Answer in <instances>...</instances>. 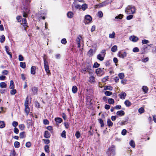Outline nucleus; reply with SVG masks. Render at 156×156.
Returning a JSON list of instances; mask_svg holds the SVG:
<instances>
[{
	"instance_id": "obj_8",
	"label": "nucleus",
	"mask_w": 156,
	"mask_h": 156,
	"mask_svg": "<svg viewBox=\"0 0 156 156\" xmlns=\"http://www.w3.org/2000/svg\"><path fill=\"white\" fill-rule=\"evenodd\" d=\"M107 5V3L106 2H103L102 3H100L98 5H96V8H100L106 5Z\"/></svg>"
},
{
	"instance_id": "obj_54",
	"label": "nucleus",
	"mask_w": 156,
	"mask_h": 156,
	"mask_svg": "<svg viewBox=\"0 0 156 156\" xmlns=\"http://www.w3.org/2000/svg\"><path fill=\"white\" fill-rule=\"evenodd\" d=\"M31 143L30 142H27L26 144V146L27 147H30L31 146Z\"/></svg>"
},
{
	"instance_id": "obj_56",
	"label": "nucleus",
	"mask_w": 156,
	"mask_h": 156,
	"mask_svg": "<svg viewBox=\"0 0 156 156\" xmlns=\"http://www.w3.org/2000/svg\"><path fill=\"white\" fill-rule=\"evenodd\" d=\"M18 123L16 121H13L12 123V125L14 127H16L17 126Z\"/></svg>"
},
{
	"instance_id": "obj_24",
	"label": "nucleus",
	"mask_w": 156,
	"mask_h": 156,
	"mask_svg": "<svg viewBox=\"0 0 156 156\" xmlns=\"http://www.w3.org/2000/svg\"><path fill=\"white\" fill-rule=\"evenodd\" d=\"M55 121L58 123H61L62 121V119L61 118L57 117L55 118Z\"/></svg>"
},
{
	"instance_id": "obj_55",
	"label": "nucleus",
	"mask_w": 156,
	"mask_h": 156,
	"mask_svg": "<svg viewBox=\"0 0 156 156\" xmlns=\"http://www.w3.org/2000/svg\"><path fill=\"white\" fill-rule=\"evenodd\" d=\"M142 42L143 44H147L149 43V41L147 40H142Z\"/></svg>"
},
{
	"instance_id": "obj_19",
	"label": "nucleus",
	"mask_w": 156,
	"mask_h": 156,
	"mask_svg": "<svg viewBox=\"0 0 156 156\" xmlns=\"http://www.w3.org/2000/svg\"><path fill=\"white\" fill-rule=\"evenodd\" d=\"M9 88L10 89H13L14 88V85L13 81L12 80L10 81Z\"/></svg>"
},
{
	"instance_id": "obj_53",
	"label": "nucleus",
	"mask_w": 156,
	"mask_h": 156,
	"mask_svg": "<svg viewBox=\"0 0 156 156\" xmlns=\"http://www.w3.org/2000/svg\"><path fill=\"white\" fill-rule=\"evenodd\" d=\"M98 16L100 17H102L103 16V14L101 11H99L98 12Z\"/></svg>"
},
{
	"instance_id": "obj_40",
	"label": "nucleus",
	"mask_w": 156,
	"mask_h": 156,
	"mask_svg": "<svg viewBox=\"0 0 156 156\" xmlns=\"http://www.w3.org/2000/svg\"><path fill=\"white\" fill-rule=\"evenodd\" d=\"M75 136L77 139L79 138L80 136V133L79 131H77L75 133Z\"/></svg>"
},
{
	"instance_id": "obj_6",
	"label": "nucleus",
	"mask_w": 156,
	"mask_h": 156,
	"mask_svg": "<svg viewBox=\"0 0 156 156\" xmlns=\"http://www.w3.org/2000/svg\"><path fill=\"white\" fill-rule=\"evenodd\" d=\"M129 39L130 41L133 42H136L139 40L138 37L134 35L130 36L129 37Z\"/></svg>"
},
{
	"instance_id": "obj_4",
	"label": "nucleus",
	"mask_w": 156,
	"mask_h": 156,
	"mask_svg": "<svg viewBox=\"0 0 156 156\" xmlns=\"http://www.w3.org/2000/svg\"><path fill=\"white\" fill-rule=\"evenodd\" d=\"M117 55L121 58H124L126 56V53L125 52L121 51L118 52Z\"/></svg>"
},
{
	"instance_id": "obj_41",
	"label": "nucleus",
	"mask_w": 156,
	"mask_h": 156,
	"mask_svg": "<svg viewBox=\"0 0 156 156\" xmlns=\"http://www.w3.org/2000/svg\"><path fill=\"white\" fill-rule=\"evenodd\" d=\"M129 144L133 147L134 148L135 147V144L134 141L131 140L129 143Z\"/></svg>"
},
{
	"instance_id": "obj_23",
	"label": "nucleus",
	"mask_w": 156,
	"mask_h": 156,
	"mask_svg": "<svg viewBox=\"0 0 156 156\" xmlns=\"http://www.w3.org/2000/svg\"><path fill=\"white\" fill-rule=\"evenodd\" d=\"M77 87L75 86H73L72 89L73 92V93H75L77 92Z\"/></svg>"
},
{
	"instance_id": "obj_63",
	"label": "nucleus",
	"mask_w": 156,
	"mask_h": 156,
	"mask_svg": "<svg viewBox=\"0 0 156 156\" xmlns=\"http://www.w3.org/2000/svg\"><path fill=\"white\" fill-rule=\"evenodd\" d=\"M8 73V71L6 70H5L3 71L2 72V73L3 75H7Z\"/></svg>"
},
{
	"instance_id": "obj_52",
	"label": "nucleus",
	"mask_w": 156,
	"mask_h": 156,
	"mask_svg": "<svg viewBox=\"0 0 156 156\" xmlns=\"http://www.w3.org/2000/svg\"><path fill=\"white\" fill-rule=\"evenodd\" d=\"M43 59H44V66H48V61L46 60V59L44 57Z\"/></svg>"
},
{
	"instance_id": "obj_36",
	"label": "nucleus",
	"mask_w": 156,
	"mask_h": 156,
	"mask_svg": "<svg viewBox=\"0 0 156 156\" xmlns=\"http://www.w3.org/2000/svg\"><path fill=\"white\" fill-rule=\"evenodd\" d=\"M20 66L23 68L24 69L26 67V64L25 62H20Z\"/></svg>"
},
{
	"instance_id": "obj_28",
	"label": "nucleus",
	"mask_w": 156,
	"mask_h": 156,
	"mask_svg": "<svg viewBox=\"0 0 156 156\" xmlns=\"http://www.w3.org/2000/svg\"><path fill=\"white\" fill-rule=\"evenodd\" d=\"M115 33L114 32H113L112 34H109V37L111 38H115Z\"/></svg>"
},
{
	"instance_id": "obj_26",
	"label": "nucleus",
	"mask_w": 156,
	"mask_h": 156,
	"mask_svg": "<svg viewBox=\"0 0 156 156\" xmlns=\"http://www.w3.org/2000/svg\"><path fill=\"white\" fill-rule=\"evenodd\" d=\"M83 70L86 72H88L89 73H92V70L89 68H84Z\"/></svg>"
},
{
	"instance_id": "obj_64",
	"label": "nucleus",
	"mask_w": 156,
	"mask_h": 156,
	"mask_svg": "<svg viewBox=\"0 0 156 156\" xmlns=\"http://www.w3.org/2000/svg\"><path fill=\"white\" fill-rule=\"evenodd\" d=\"M14 131L16 133L18 134L19 133V130L17 128L15 127L14 129Z\"/></svg>"
},
{
	"instance_id": "obj_38",
	"label": "nucleus",
	"mask_w": 156,
	"mask_h": 156,
	"mask_svg": "<svg viewBox=\"0 0 156 156\" xmlns=\"http://www.w3.org/2000/svg\"><path fill=\"white\" fill-rule=\"evenodd\" d=\"M118 76L120 79H122L124 77V74L123 73H121L119 74Z\"/></svg>"
},
{
	"instance_id": "obj_18",
	"label": "nucleus",
	"mask_w": 156,
	"mask_h": 156,
	"mask_svg": "<svg viewBox=\"0 0 156 156\" xmlns=\"http://www.w3.org/2000/svg\"><path fill=\"white\" fill-rule=\"evenodd\" d=\"M7 84L4 82H2L0 83V87L2 88H5L6 87Z\"/></svg>"
},
{
	"instance_id": "obj_33",
	"label": "nucleus",
	"mask_w": 156,
	"mask_h": 156,
	"mask_svg": "<svg viewBox=\"0 0 156 156\" xmlns=\"http://www.w3.org/2000/svg\"><path fill=\"white\" fill-rule=\"evenodd\" d=\"M5 126V124L3 121H0V128H2L4 127Z\"/></svg>"
},
{
	"instance_id": "obj_29",
	"label": "nucleus",
	"mask_w": 156,
	"mask_h": 156,
	"mask_svg": "<svg viewBox=\"0 0 156 156\" xmlns=\"http://www.w3.org/2000/svg\"><path fill=\"white\" fill-rule=\"evenodd\" d=\"M82 6V9L83 11H84L87 8V5L86 4H84Z\"/></svg>"
},
{
	"instance_id": "obj_3",
	"label": "nucleus",
	"mask_w": 156,
	"mask_h": 156,
	"mask_svg": "<svg viewBox=\"0 0 156 156\" xmlns=\"http://www.w3.org/2000/svg\"><path fill=\"white\" fill-rule=\"evenodd\" d=\"M92 20L91 17L89 15H87L85 17L84 19V23L86 24H87L89 23Z\"/></svg>"
},
{
	"instance_id": "obj_2",
	"label": "nucleus",
	"mask_w": 156,
	"mask_h": 156,
	"mask_svg": "<svg viewBox=\"0 0 156 156\" xmlns=\"http://www.w3.org/2000/svg\"><path fill=\"white\" fill-rule=\"evenodd\" d=\"M107 154L108 155L110 156L111 155L114 156L115 154V146L112 145L109 147L108 149V151Z\"/></svg>"
},
{
	"instance_id": "obj_7",
	"label": "nucleus",
	"mask_w": 156,
	"mask_h": 156,
	"mask_svg": "<svg viewBox=\"0 0 156 156\" xmlns=\"http://www.w3.org/2000/svg\"><path fill=\"white\" fill-rule=\"evenodd\" d=\"M105 54H99L97 56V58L100 61H102L104 59L105 57Z\"/></svg>"
},
{
	"instance_id": "obj_51",
	"label": "nucleus",
	"mask_w": 156,
	"mask_h": 156,
	"mask_svg": "<svg viewBox=\"0 0 156 156\" xmlns=\"http://www.w3.org/2000/svg\"><path fill=\"white\" fill-rule=\"evenodd\" d=\"M66 132L64 130L63 131V132L61 134V136L62 137L65 138L66 137Z\"/></svg>"
},
{
	"instance_id": "obj_9",
	"label": "nucleus",
	"mask_w": 156,
	"mask_h": 156,
	"mask_svg": "<svg viewBox=\"0 0 156 156\" xmlns=\"http://www.w3.org/2000/svg\"><path fill=\"white\" fill-rule=\"evenodd\" d=\"M5 51L8 54L11 58H12V55L11 52H9V47L7 46H5Z\"/></svg>"
},
{
	"instance_id": "obj_45",
	"label": "nucleus",
	"mask_w": 156,
	"mask_h": 156,
	"mask_svg": "<svg viewBox=\"0 0 156 156\" xmlns=\"http://www.w3.org/2000/svg\"><path fill=\"white\" fill-rule=\"evenodd\" d=\"M105 94L106 96H109L111 95L112 94V93L110 91H106L105 92Z\"/></svg>"
},
{
	"instance_id": "obj_14",
	"label": "nucleus",
	"mask_w": 156,
	"mask_h": 156,
	"mask_svg": "<svg viewBox=\"0 0 156 156\" xmlns=\"http://www.w3.org/2000/svg\"><path fill=\"white\" fill-rule=\"evenodd\" d=\"M116 114L118 115L121 116L124 115L125 112L122 110L119 111L117 112Z\"/></svg>"
},
{
	"instance_id": "obj_21",
	"label": "nucleus",
	"mask_w": 156,
	"mask_h": 156,
	"mask_svg": "<svg viewBox=\"0 0 156 156\" xmlns=\"http://www.w3.org/2000/svg\"><path fill=\"white\" fill-rule=\"evenodd\" d=\"M117 50V46L116 45L113 46L111 48V51L113 52H115Z\"/></svg>"
},
{
	"instance_id": "obj_47",
	"label": "nucleus",
	"mask_w": 156,
	"mask_h": 156,
	"mask_svg": "<svg viewBox=\"0 0 156 156\" xmlns=\"http://www.w3.org/2000/svg\"><path fill=\"white\" fill-rule=\"evenodd\" d=\"M12 89V90H11L10 91V93L12 95H14L16 93V89Z\"/></svg>"
},
{
	"instance_id": "obj_37",
	"label": "nucleus",
	"mask_w": 156,
	"mask_h": 156,
	"mask_svg": "<svg viewBox=\"0 0 156 156\" xmlns=\"http://www.w3.org/2000/svg\"><path fill=\"white\" fill-rule=\"evenodd\" d=\"M20 143L19 142L16 141L14 144V147L16 148H18L20 146Z\"/></svg>"
},
{
	"instance_id": "obj_10",
	"label": "nucleus",
	"mask_w": 156,
	"mask_h": 156,
	"mask_svg": "<svg viewBox=\"0 0 156 156\" xmlns=\"http://www.w3.org/2000/svg\"><path fill=\"white\" fill-rule=\"evenodd\" d=\"M119 96L120 98L124 99L125 98L126 94L125 92H122L119 94Z\"/></svg>"
},
{
	"instance_id": "obj_46",
	"label": "nucleus",
	"mask_w": 156,
	"mask_h": 156,
	"mask_svg": "<svg viewBox=\"0 0 156 156\" xmlns=\"http://www.w3.org/2000/svg\"><path fill=\"white\" fill-rule=\"evenodd\" d=\"M138 112L140 114H142L144 112V109L143 108H141L138 109Z\"/></svg>"
},
{
	"instance_id": "obj_50",
	"label": "nucleus",
	"mask_w": 156,
	"mask_h": 156,
	"mask_svg": "<svg viewBox=\"0 0 156 156\" xmlns=\"http://www.w3.org/2000/svg\"><path fill=\"white\" fill-rule=\"evenodd\" d=\"M133 51L134 52H138L139 51V50L138 48L135 47L133 49Z\"/></svg>"
},
{
	"instance_id": "obj_11",
	"label": "nucleus",
	"mask_w": 156,
	"mask_h": 156,
	"mask_svg": "<svg viewBox=\"0 0 156 156\" xmlns=\"http://www.w3.org/2000/svg\"><path fill=\"white\" fill-rule=\"evenodd\" d=\"M36 67L35 66H33L31 68V73L33 75H34L36 73Z\"/></svg>"
},
{
	"instance_id": "obj_25",
	"label": "nucleus",
	"mask_w": 156,
	"mask_h": 156,
	"mask_svg": "<svg viewBox=\"0 0 156 156\" xmlns=\"http://www.w3.org/2000/svg\"><path fill=\"white\" fill-rule=\"evenodd\" d=\"M44 67L46 72L47 73H50V70L49 69L48 66H44Z\"/></svg>"
},
{
	"instance_id": "obj_57",
	"label": "nucleus",
	"mask_w": 156,
	"mask_h": 156,
	"mask_svg": "<svg viewBox=\"0 0 156 156\" xmlns=\"http://www.w3.org/2000/svg\"><path fill=\"white\" fill-rule=\"evenodd\" d=\"M133 16L132 15H129L126 17V19L128 20H130L132 19Z\"/></svg>"
},
{
	"instance_id": "obj_30",
	"label": "nucleus",
	"mask_w": 156,
	"mask_h": 156,
	"mask_svg": "<svg viewBox=\"0 0 156 156\" xmlns=\"http://www.w3.org/2000/svg\"><path fill=\"white\" fill-rule=\"evenodd\" d=\"M5 37L4 35H2L1 36L0 38V42L1 43H3L5 41Z\"/></svg>"
},
{
	"instance_id": "obj_20",
	"label": "nucleus",
	"mask_w": 156,
	"mask_h": 156,
	"mask_svg": "<svg viewBox=\"0 0 156 156\" xmlns=\"http://www.w3.org/2000/svg\"><path fill=\"white\" fill-rule=\"evenodd\" d=\"M125 105L127 107H129L131 105V103L128 100H126L124 102Z\"/></svg>"
},
{
	"instance_id": "obj_31",
	"label": "nucleus",
	"mask_w": 156,
	"mask_h": 156,
	"mask_svg": "<svg viewBox=\"0 0 156 156\" xmlns=\"http://www.w3.org/2000/svg\"><path fill=\"white\" fill-rule=\"evenodd\" d=\"M107 124L109 126H112L113 125V123L110 119H108L107 120Z\"/></svg>"
},
{
	"instance_id": "obj_16",
	"label": "nucleus",
	"mask_w": 156,
	"mask_h": 156,
	"mask_svg": "<svg viewBox=\"0 0 156 156\" xmlns=\"http://www.w3.org/2000/svg\"><path fill=\"white\" fill-rule=\"evenodd\" d=\"M29 99L27 97L26 98V100L24 103L25 106H29Z\"/></svg>"
},
{
	"instance_id": "obj_59",
	"label": "nucleus",
	"mask_w": 156,
	"mask_h": 156,
	"mask_svg": "<svg viewBox=\"0 0 156 156\" xmlns=\"http://www.w3.org/2000/svg\"><path fill=\"white\" fill-rule=\"evenodd\" d=\"M61 42L64 44H66L67 43L66 39L65 38L62 39L61 41Z\"/></svg>"
},
{
	"instance_id": "obj_15",
	"label": "nucleus",
	"mask_w": 156,
	"mask_h": 156,
	"mask_svg": "<svg viewBox=\"0 0 156 156\" xmlns=\"http://www.w3.org/2000/svg\"><path fill=\"white\" fill-rule=\"evenodd\" d=\"M74 15V13L72 12L69 11L67 13V17L69 18H72Z\"/></svg>"
},
{
	"instance_id": "obj_12",
	"label": "nucleus",
	"mask_w": 156,
	"mask_h": 156,
	"mask_svg": "<svg viewBox=\"0 0 156 156\" xmlns=\"http://www.w3.org/2000/svg\"><path fill=\"white\" fill-rule=\"evenodd\" d=\"M21 24L24 26V27H27V20L26 18H23L22 20V22Z\"/></svg>"
},
{
	"instance_id": "obj_58",
	"label": "nucleus",
	"mask_w": 156,
	"mask_h": 156,
	"mask_svg": "<svg viewBox=\"0 0 156 156\" xmlns=\"http://www.w3.org/2000/svg\"><path fill=\"white\" fill-rule=\"evenodd\" d=\"M99 122L101 124V127H103L104 126V123L103 121V120L101 119H100Z\"/></svg>"
},
{
	"instance_id": "obj_62",
	"label": "nucleus",
	"mask_w": 156,
	"mask_h": 156,
	"mask_svg": "<svg viewBox=\"0 0 156 156\" xmlns=\"http://www.w3.org/2000/svg\"><path fill=\"white\" fill-rule=\"evenodd\" d=\"M99 64L97 62H95L94 65V67L95 68H98L99 66Z\"/></svg>"
},
{
	"instance_id": "obj_43",
	"label": "nucleus",
	"mask_w": 156,
	"mask_h": 156,
	"mask_svg": "<svg viewBox=\"0 0 156 156\" xmlns=\"http://www.w3.org/2000/svg\"><path fill=\"white\" fill-rule=\"evenodd\" d=\"M45 151L46 152H49V147L48 145H46L44 147Z\"/></svg>"
},
{
	"instance_id": "obj_13",
	"label": "nucleus",
	"mask_w": 156,
	"mask_h": 156,
	"mask_svg": "<svg viewBox=\"0 0 156 156\" xmlns=\"http://www.w3.org/2000/svg\"><path fill=\"white\" fill-rule=\"evenodd\" d=\"M31 90L33 92V94L35 95L37 94V92L38 88L36 87H32Z\"/></svg>"
},
{
	"instance_id": "obj_27",
	"label": "nucleus",
	"mask_w": 156,
	"mask_h": 156,
	"mask_svg": "<svg viewBox=\"0 0 156 156\" xmlns=\"http://www.w3.org/2000/svg\"><path fill=\"white\" fill-rule=\"evenodd\" d=\"M89 81L90 83L94 82L95 81L94 77L93 76L90 77Z\"/></svg>"
},
{
	"instance_id": "obj_35",
	"label": "nucleus",
	"mask_w": 156,
	"mask_h": 156,
	"mask_svg": "<svg viewBox=\"0 0 156 156\" xmlns=\"http://www.w3.org/2000/svg\"><path fill=\"white\" fill-rule=\"evenodd\" d=\"M108 102L109 104H113L114 103V101L113 99L109 98L108 100Z\"/></svg>"
},
{
	"instance_id": "obj_39",
	"label": "nucleus",
	"mask_w": 156,
	"mask_h": 156,
	"mask_svg": "<svg viewBox=\"0 0 156 156\" xmlns=\"http://www.w3.org/2000/svg\"><path fill=\"white\" fill-rule=\"evenodd\" d=\"M20 138H23L25 137V132H22L20 134Z\"/></svg>"
},
{
	"instance_id": "obj_48",
	"label": "nucleus",
	"mask_w": 156,
	"mask_h": 156,
	"mask_svg": "<svg viewBox=\"0 0 156 156\" xmlns=\"http://www.w3.org/2000/svg\"><path fill=\"white\" fill-rule=\"evenodd\" d=\"M10 156H16V152L14 150H12L11 151Z\"/></svg>"
},
{
	"instance_id": "obj_61",
	"label": "nucleus",
	"mask_w": 156,
	"mask_h": 156,
	"mask_svg": "<svg viewBox=\"0 0 156 156\" xmlns=\"http://www.w3.org/2000/svg\"><path fill=\"white\" fill-rule=\"evenodd\" d=\"M101 71L100 69H97L96 70V73L97 74H100Z\"/></svg>"
},
{
	"instance_id": "obj_60",
	"label": "nucleus",
	"mask_w": 156,
	"mask_h": 156,
	"mask_svg": "<svg viewBox=\"0 0 156 156\" xmlns=\"http://www.w3.org/2000/svg\"><path fill=\"white\" fill-rule=\"evenodd\" d=\"M81 39V37L80 36H79L77 39V43H80V40Z\"/></svg>"
},
{
	"instance_id": "obj_34",
	"label": "nucleus",
	"mask_w": 156,
	"mask_h": 156,
	"mask_svg": "<svg viewBox=\"0 0 156 156\" xmlns=\"http://www.w3.org/2000/svg\"><path fill=\"white\" fill-rule=\"evenodd\" d=\"M104 89L112 90L113 89V87H112L110 86H105V87Z\"/></svg>"
},
{
	"instance_id": "obj_42",
	"label": "nucleus",
	"mask_w": 156,
	"mask_h": 156,
	"mask_svg": "<svg viewBox=\"0 0 156 156\" xmlns=\"http://www.w3.org/2000/svg\"><path fill=\"white\" fill-rule=\"evenodd\" d=\"M123 16V15L122 14H119L118 16H116L115 17V19H122Z\"/></svg>"
},
{
	"instance_id": "obj_5",
	"label": "nucleus",
	"mask_w": 156,
	"mask_h": 156,
	"mask_svg": "<svg viewBox=\"0 0 156 156\" xmlns=\"http://www.w3.org/2000/svg\"><path fill=\"white\" fill-rule=\"evenodd\" d=\"M72 8L73 10L76 9H82V6L80 5L75 4L74 3L72 5Z\"/></svg>"
},
{
	"instance_id": "obj_17",
	"label": "nucleus",
	"mask_w": 156,
	"mask_h": 156,
	"mask_svg": "<svg viewBox=\"0 0 156 156\" xmlns=\"http://www.w3.org/2000/svg\"><path fill=\"white\" fill-rule=\"evenodd\" d=\"M50 134L48 131H45L44 136L46 138H49L50 137Z\"/></svg>"
},
{
	"instance_id": "obj_32",
	"label": "nucleus",
	"mask_w": 156,
	"mask_h": 156,
	"mask_svg": "<svg viewBox=\"0 0 156 156\" xmlns=\"http://www.w3.org/2000/svg\"><path fill=\"white\" fill-rule=\"evenodd\" d=\"M142 89L145 93H146L148 90V88L146 86H144L143 87Z\"/></svg>"
},
{
	"instance_id": "obj_49",
	"label": "nucleus",
	"mask_w": 156,
	"mask_h": 156,
	"mask_svg": "<svg viewBox=\"0 0 156 156\" xmlns=\"http://www.w3.org/2000/svg\"><path fill=\"white\" fill-rule=\"evenodd\" d=\"M18 59L20 61H23L24 59L23 57L21 55H19Z\"/></svg>"
},
{
	"instance_id": "obj_22",
	"label": "nucleus",
	"mask_w": 156,
	"mask_h": 156,
	"mask_svg": "<svg viewBox=\"0 0 156 156\" xmlns=\"http://www.w3.org/2000/svg\"><path fill=\"white\" fill-rule=\"evenodd\" d=\"M25 111L27 115H28L30 112V108L29 106H25Z\"/></svg>"
},
{
	"instance_id": "obj_1",
	"label": "nucleus",
	"mask_w": 156,
	"mask_h": 156,
	"mask_svg": "<svg viewBox=\"0 0 156 156\" xmlns=\"http://www.w3.org/2000/svg\"><path fill=\"white\" fill-rule=\"evenodd\" d=\"M125 12L128 14H133L136 12L135 7L134 6L129 5L126 8Z\"/></svg>"
},
{
	"instance_id": "obj_44",
	"label": "nucleus",
	"mask_w": 156,
	"mask_h": 156,
	"mask_svg": "<svg viewBox=\"0 0 156 156\" xmlns=\"http://www.w3.org/2000/svg\"><path fill=\"white\" fill-rule=\"evenodd\" d=\"M25 126L23 124H20L19 125V128L21 130H23L25 128Z\"/></svg>"
}]
</instances>
